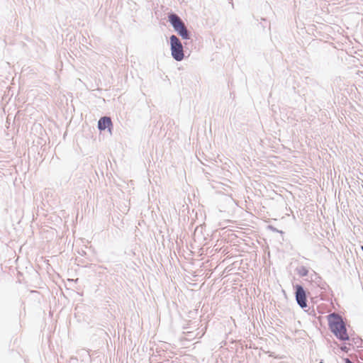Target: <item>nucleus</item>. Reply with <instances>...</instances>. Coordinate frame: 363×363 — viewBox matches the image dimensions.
<instances>
[{
	"mask_svg": "<svg viewBox=\"0 0 363 363\" xmlns=\"http://www.w3.org/2000/svg\"><path fill=\"white\" fill-rule=\"evenodd\" d=\"M170 43L172 57L177 61L182 60L184 58L183 46L179 38L175 35H172Z\"/></svg>",
	"mask_w": 363,
	"mask_h": 363,
	"instance_id": "7ed1b4c3",
	"label": "nucleus"
},
{
	"mask_svg": "<svg viewBox=\"0 0 363 363\" xmlns=\"http://www.w3.org/2000/svg\"><path fill=\"white\" fill-rule=\"evenodd\" d=\"M320 363H323V362H320Z\"/></svg>",
	"mask_w": 363,
	"mask_h": 363,
	"instance_id": "6e6552de",
	"label": "nucleus"
},
{
	"mask_svg": "<svg viewBox=\"0 0 363 363\" xmlns=\"http://www.w3.org/2000/svg\"><path fill=\"white\" fill-rule=\"evenodd\" d=\"M341 350H343V351H345V352H347V347L346 346H345V347H341Z\"/></svg>",
	"mask_w": 363,
	"mask_h": 363,
	"instance_id": "423d86ee",
	"label": "nucleus"
},
{
	"mask_svg": "<svg viewBox=\"0 0 363 363\" xmlns=\"http://www.w3.org/2000/svg\"><path fill=\"white\" fill-rule=\"evenodd\" d=\"M169 20L174 27V30L182 37L184 39L189 38L188 31L182 21L180 18L176 14H170L169 16Z\"/></svg>",
	"mask_w": 363,
	"mask_h": 363,
	"instance_id": "f03ea898",
	"label": "nucleus"
},
{
	"mask_svg": "<svg viewBox=\"0 0 363 363\" xmlns=\"http://www.w3.org/2000/svg\"><path fill=\"white\" fill-rule=\"evenodd\" d=\"M361 249H362V250L363 251V246H362Z\"/></svg>",
	"mask_w": 363,
	"mask_h": 363,
	"instance_id": "0eeeda50",
	"label": "nucleus"
},
{
	"mask_svg": "<svg viewBox=\"0 0 363 363\" xmlns=\"http://www.w3.org/2000/svg\"><path fill=\"white\" fill-rule=\"evenodd\" d=\"M328 320L330 329L337 338L341 340L349 339V335L341 316L336 313H332L328 316Z\"/></svg>",
	"mask_w": 363,
	"mask_h": 363,
	"instance_id": "f257e3e1",
	"label": "nucleus"
},
{
	"mask_svg": "<svg viewBox=\"0 0 363 363\" xmlns=\"http://www.w3.org/2000/svg\"><path fill=\"white\" fill-rule=\"evenodd\" d=\"M296 298L298 305L301 308H306L307 306L306 304V292L301 286L297 285L296 286Z\"/></svg>",
	"mask_w": 363,
	"mask_h": 363,
	"instance_id": "20e7f679",
	"label": "nucleus"
},
{
	"mask_svg": "<svg viewBox=\"0 0 363 363\" xmlns=\"http://www.w3.org/2000/svg\"><path fill=\"white\" fill-rule=\"evenodd\" d=\"M112 126V122L109 117H102L99 119L98 123V128L101 130H105L106 128H109L111 131V127Z\"/></svg>",
	"mask_w": 363,
	"mask_h": 363,
	"instance_id": "39448f33",
	"label": "nucleus"
}]
</instances>
